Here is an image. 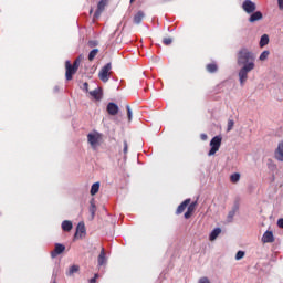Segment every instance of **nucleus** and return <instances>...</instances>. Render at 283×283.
I'll return each mask as SVG.
<instances>
[{"mask_svg":"<svg viewBox=\"0 0 283 283\" xmlns=\"http://www.w3.org/2000/svg\"><path fill=\"white\" fill-rule=\"evenodd\" d=\"M237 63L238 65H242L238 76L241 87H244V84L249 81V72L255 70V54L249 49L243 48L238 52Z\"/></svg>","mask_w":283,"mask_h":283,"instance_id":"nucleus-1","label":"nucleus"},{"mask_svg":"<svg viewBox=\"0 0 283 283\" xmlns=\"http://www.w3.org/2000/svg\"><path fill=\"white\" fill-rule=\"evenodd\" d=\"M101 140H103V135L98 132H93L87 135V143L91 145L92 149H98V147H101Z\"/></svg>","mask_w":283,"mask_h":283,"instance_id":"nucleus-2","label":"nucleus"},{"mask_svg":"<svg viewBox=\"0 0 283 283\" xmlns=\"http://www.w3.org/2000/svg\"><path fill=\"white\" fill-rule=\"evenodd\" d=\"M210 150L208 156H216L218 151H220V147H222V136L217 135L210 140Z\"/></svg>","mask_w":283,"mask_h":283,"instance_id":"nucleus-3","label":"nucleus"},{"mask_svg":"<svg viewBox=\"0 0 283 283\" xmlns=\"http://www.w3.org/2000/svg\"><path fill=\"white\" fill-rule=\"evenodd\" d=\"M98 76L103 83H107L112 76V63L104 65L99 71Z\"/></svg>","mask_w":283,"mask_h":283,"instance_id":"nucleus-4","label":"nucleus"},{"mask_svg":"<svg viewBox=\"0 0 283 283\" xmlns=\"http://www.w3.org/2000/svg\"><path fill=\"white\" fill-rule=\"evenodd\" d=\"M242 10H244L247 14H253V12L258 10V7L255 6V2L251 0H245L242 3Z\"/></svg>","mask_w":283,"mask_h":283,"instance_id":"nucleus-5","label":"nucleus"},{"mask_svg":"<svg viewBox=\"0 0 283 283\" xmlns=\"http://www.w3.org/2000/svg\"><path fill=\"white\" fill-rule=\"evenodd\" d=\"M65 78L66 81H72L74 74H76L77 71H75L73 67H72V63L70 61H66L65 62Z\"/></svg>","mask_w":283,"mask_h":283,"instance_id":"nucleus-6","label":"nucleus"},{"mask_svg":"<svg viewBox=\"0 0 283 283\" xmlns=\"http://www.w3.org/2000/svg\"><path fill=\"white\" fill-rule=\"evenodd\" d=\"M105 264H107V254L105 253V248H102L101 253L97 256V265L105 266Z\"/></svg>","mask_w":283,"mask_h":283,"instance_id":"nucleus-7","label":"nucleus"},{"mask_svg":"<svg viewBox=\"0 0 283 283\" xmlns=\"http://www.w3.org/2000/svg\"><path fill=\"white\" fill-rule=\"evenodd\" d=\"M107 6V0H101L97 4V10L94 13V18L98 19L101 14H103V11L105 10V7Z\"/></svg>","mask_w":283,"mask_h":283,"instance_id":"nucleus-8","label":"nucleus"},{"mask_svg":"<svg viewBox=\"0 0 283 283\" xmlns=\"http://www.w3.org/2000/svg\"><path fill=\"white\" fill-rule=\"evenodd\" d=\"M106 109L109 116H116V114H118V105H116V103H108Z\"/></svg>","mask_w":283,"mask_h":283,"instance_id":"nucleus-9","label":"nucleus"},{"mask_svg":"<svg viewBox=\"0 0 283 283\" xmlns=\"http://www.w3.org/2000/svg\"><path fill=\"white\" fill-rule=\"evenodd\" d=\"M262 242L264 244H269L271 242H275V237H273V232H271V231L264 232V234L262 237Z\"/></svg>","mask_w":283,"mask_h":283,"instance_id":"nucleus-10","label":"nucleus"},{"mask_svg":"<svg viewBox=\"0 0 283 283\" xmlns=\"http://www.w3.org/2000/svg\"><path fill=\"white\" fill-rule=\"evenodd\" d=\"M64 251H65V245L61 243H56L54 251L51 252V258H56V255H61V253H63Z\"/></svg>","mask_w":283,"mask_h":283,"instance_id":"nucleus-11","label":"nucleus"},{"mask_svg":"<svg viewBox=\"0 0 283 283\" xmlns=\"http://www.w3.org/2000/svg\"><path fill=\"white\" fill-rule=\"evenodd\" d=\"M189 205H191V199H186L182 203H180L178 206L176 214L180 216V213H182L185 211V209H187V207H189Z\"/></svg>","mask_w":283,"mask_h":283,"instance_id":"nucleus-12","label":"nucleus"},{"mask_svg":"<svg viewBox=\"0 0 283 283\" xmlns=\"http://www.w3.org/2000/svg\"><path fill=\"white\" fill-rule=\"evenodd\" d=\"M263 15L260 11H254L249 18L250 23H255V21H262Z\"/></svg>","mask_w":283,"mask_h":283,"instance_id":"nucleus-13","label":"nucleus"},{"mask_svg":"<svg viewBox=\"0 0 283 283\" xmlns=\"http://www.w3.org/2000/svg\"><path fill=\"white\" fill-rule=\"evenodd\" d=\"M90 95L95 98V101H101V98H103V90H101V87H97L94 91H91Z\"/></svg>","mask_w":283,"mask_h":283,"instance_id":"nucleus-14","label":"nucleus"},{"mask_svg":"<svg viewBox=\"0 0 283 283\" xmlns=\"http://www.w3.org/2000/svg\"><path fill=\"white\" fill-rule=\"evenodd\" d=\"M275 158L276 160H280V163H283V142L279 143V146L275 150Z\"/></svg>","mask_w":283,"mask_h":283,"instance_id":"nucleus-15","label":"nucleus"},{"mask_svg":"<svg viewBox=\"0 0 283 283\" xmlns=\"http://www.w3.org/2000/svg\"><path fill=\"white\" fill-rule=\"evenodd\" d=\"M143 19H145V12L138 11L134 15L133 21H134V23H136V25H140V23H143Z\"/></svg>","mask_w":283,"mask_h":283,"instance_id":"nucleus-16","label":"nucleus"},{"mask_svg":"<svg viewBox=\"0 0 283 283\" xmlns=\"http://www.w3.org/2000/svg\"><path fill=\"white\" fill-rule=\"evenodd\" d=\"M238 206H234L231 211H229L227 216V222H233V218H235V213H238Z\"/></svg>","mask_w":283,"mask_h":283,"instance_id":"nucleus-17","label":"nucleus"},{"mask_svg":"<svg viewBox=\"0 0 283 283\" xmlns=\"http://www.w3.org/2000/svg\"><path fill=\"white\" fill-rule=\"evenodd\" d=\"M206 70L210 74H216V72H218V64H216V63L207 64Z\"/></svg>","mask_w":283,"mask_h":283,"instance_id":"nucleus-18","label":"nucleus"},{"mask_svg":"<svg viewBox=\"0 0 283 283\" xmlns=\"http://www.w3.org/2000/svg\"><path fill=\"white\" fill-rule=\"evenodd\" d=\"M220 233H222V230L220 228H216L214 230H212V232L210 233L209 240L211 242H213V240H216V238H218V235H220Z\"/></svg>","mask_w":283,"mask_h":283,"instance_id":"nucleus-19","label":"nucleus"},{"mask_svg":"<svg viewBox=\"0 0 283 283\" xmlns=\"http://www.w3.org/2000/svg\"><path fill=\"white\" fill-rule=\"evenodd\" d=\"M259 45L260 48H264L265 45H269V34H263L261 36Z\"/></svg>","mask_w":283,"mask_h":283,"instance_id":"nucleus-20","label":"nucleus"},{"mask_svg":"<svg viewBox=\"0 0 283 283\" xmlns=\"http://www.w3.org/2000/svg\"><path fill=\"white\" fill-rule=\"evenodd\" d=\"M99 189H101V182L93 184L91 187V196H96Z\"/></svg>","mask_w":283,"mask_h":283,"instance_id":"nucleus-21","label":"nucleus"},{"mask_svg":"<svg viewBox=\"0 0 283 283\" xmlns=\"http://www.w3.org/2000/svg\"><path fill=\"white\" fill-rule=\"evenodd\" d=\"M90 213L92 216V219L96 216V203H94V199L90 202Z\"/></svg>","mask_w":283,"mask_h":283,"instance_id":"nucleus-22","label":"nucleus"},{"mask_svg":"<svg viewBox=\"0 0 283 283\" xmlns=\"http://www.w3.org/2000/svg\"><path fill=\"white\" fill-rule=\"evenodd\" d=\"M73 228L72 221H63L62 222V229L63 231H70Z\"/></svg>","mask_w":283,"mask_h":283,"instance_id":"nucleus-23","label":"nucleus"},{"mask_svg":"<svg viewBox=\"0 0 283 283\" xmlns=\"http://www.w3.org/2000/svg\"><path fill=\"white\" fill-rule=\"evenodd\" d=\"M230 180L231 182H233V185H235L237 182H240V172H234L230 176Z\"/></svg>","mask_w":283,"mask_h":283,"instance_id":"nucleus-24","label":"nucleus"},{"mask_svg":"<svg viewBox=\"0 0 283 283\" xmlns=\"http://www.w3.org/2000/svg\"><path fill=\"white\" fill-rule=\"evenodd\" d=\"M78 233H85V223H78L77 224L75 238H76V235H78Z\"/></svg>","mask_w":283,"mask_h":283,"instance_id":"nucleus-25","label":"nucleus"},{"mask_svg":"<svg viewBox=\"0 0 283 283\" xmlns=\"http://www.w3.org/2000/svg\"><path fill=\"white\" fill-rule=\"evenodd\" d=\"M198 206V201H193L192 203H190L189 206H188V209H187V211L189 212V213H192L193 214V211H196V207Z\"/></svg>","mask_w":283,"mask_h":283,"instance_id":"nucleus-26","label":"nucleus"},{"mask_svg":"<svg viewBox=\"0 0 283 283\" xmlns=\"http://www.w3.org/2000/svg\"><path fill=\"white\" fill-rule=\"evenodd\" d=\"M96 54H98V49H93V50L88 53V61H92L93 59H96Z\"/></svg>","mask_w":283,"mask_h":283,"instance_id":"nucleus-27","label":"nucleus"},{"mask_svg":"<svg viewBox=\"0 0 283 283\" xmlns=\"http://www.w3.org/2000/svg\"><path fill=\"white\" fill-rule=\"evenodd\" d=\"M269 54H271L269 51H263L259 56V61H266V59H269Z\"/></svg>","mask_w":283,"mask_h":283,"instance_id":"nucleus-28","label":"nucleus"},{"mask_svg":"<svg viewBox=\"0 0 283 283\" xmlns=\"http://www.w3.org/2000/svg\"><path fill=\"white\" fill-rule=\"evenodd\" d=\"M74 273H78V265H72L69 270L67 275H74Z\"/></svg>","mask_w":283,"mask_h":283,"instance_id":"nucleus-29","label":"nucleus"},{"mask_svg":"<svg viewBox=\"0 0 283 283\" xmlns=\"http://www.w3.org/2000/svg\"><path fill=\"white\" fill-rule=\"evenodd\" d=\"M235 125V122L233 119L228 120L227 132H231Z\"/></svg>","mask_w":283,"mask_h":283,"instance_id":"nucleus-30","label":"nucleus"},{"mask_svg":"<svg viewBox=\"0 0 283 283\" xmlns=\"http://www.w3.org/2000/svg\"><path fill=\"white\" fill-rule=\"evenodd\" d=\"M81 65V59H76L72 65V67L78 72V66Z\"/></svg>","mask_w":283,"mask_h":283,"instance_id":"nucleus-31","label":"nucleus"},{"mask_svg":"<svg viewBox=\"0 0 283 283\" xmlns=\"http://www.w3.org/2000/svg\"><path fill=\"white\" fill-rule=\"evenodd\" d=\"M163 43L164 45H171V43H174V40L171 38H164Z\"/></svg>","mask_w":283,"mask_h":283,"instance_id":"nucleus-32","label":"nucleus"},{"mask_svg":"<svg viewBox=\"0 0 283 283\" xmlns=\"http://www.w3.org/2000/svg\"><path fill=\"white\" fill-rule=\"evenodd\" d=\"M244 251L240 250L237 252L235 254V260H242V258H244Z\"/></svg>","mask_w":283,"mask_h":283,"instance_id":"nucleus-33","label":"nucleus"},{"mask_svg":"<svg viewBox=\"0 0 283 283\" xmlns=\"http://www.w3.org/2000/svg\"><path fill=\"white\" fill-rule=\"evenodd\" d=\"M128 149H129V145L127 144V140H124V149H123V151H124L125 156H127Z\"/></svg>","mask_w":283,"mask_h":283,"instance_id":"nucleus-34","label":"nucleus"},{"mask_svg":"<svg viewBox=\"0 0 283 283\" xmlns=\"http://www.w3.org/2000/svg\"><path fill=\"white\" fill-rule=\"evenodd\" d=\"M126 109H127L128 120H132V107L129 105H127Z\"/></svg>","mask_w":283,"mask_h":283,"instance_id":"nucleus-35","label":"nucleus"},{"mask_svg":"<svg viewBox=\"0 0 283 283\" xmlns=\"http://www.w3.org/2000/svg\"><path fill=\"white\" fill-rule=\"evenodd\" d=\"M199 283H211L208 277H201Z\"/></svg>","mask_w":283,"mask_h":283,"instance_id":"nucleus-36","label":"nucleus"},{"mask_svg":"<svg viewBox=\"0 0 283 283\" xmlns=\"http://www.w3.org/2000/svg\"><path fill=\"white\" fill-rule=\"evenodd\" d=\"M192 213L188 212V210L185 212L184 217L186 218V220H189V218H191Z\"/></svg>","mask_w":283,"mask_h":283,"instance_id":"nucleus-37","label":"nucleus"},{"mask_svg":"<svg viewBox=\"0 0 283 283\" xmlns=\"http://www.w3.org/2000/svg\"><path fill=\"white\" fill-rule=\"evenodd\" d=\"M277 227H280V229H283V218L277 220Z\"/></svg>","mask_w":283,"mask_h":283,"instance_id":"nucleus-38","label":"nucleus"},{"mask_svg":"<svg viewBox=\"0 0 283 283\" xmlns=\"http://www.w3.org/2000/svg\"><path fill=\"white\" fill-rule=\"evenodd\" d=\"M98 277V274H95L93 279H91L88 282L90 283H96V279Z\"/></svg>","mask_w":283,"mask_h":283,"instance_id":"nucleus-39","label":"nucleus"},{"mask_svg":"<svg viewBox=\"0 0 283 283\" xmlns=\"http://www.w3.org/2000/svg\"><path fill=\"white\" fill-rule=\"evenodd\" d=\"M83 87H84V90H85V92H88V87H90V84H87V82H85L84 84H83Z\"/></svg>","mask_w":283,"mask_h":283,"instance_id":"nucleus-40","label":"nucleus"},{"mask_svg":"<svg viewBox=\"0 0 283 283\" xmlns=\"http://www.w3.org/2000/svg\"><path fill=\"white\" fill-rule=\"evenodd\" d=\"M200 138H201V140H207L208 136H207V134L203 133L200 135Z\"/></svg>","mask_w":283,"mask_h":283,"instance_id":"nucleus-41","label":"nucleus"},{"mask_svg":"<svg viewBox=\"0 0 283 283\" xmlns=\"http://www.w3.org/2000/svg\"><path fill=\"white\" fill-rule=\"evenodd\" d=\"M279 8L283 10V0H279Z\"/></svg>","mask_w":283,"mask_h":283,"instance_id":"nucleus-42","label":"nucleus"},{"mask_svg":"<svg viewBox=\"0 0 283 283\" xmlns=\"http://www.w3.org/2000/svg\"><path fill=\"white\" fill-rule=\"evenodd\" d=\"M92 12H94V9H91V10H90V14H92Z\"/></svg>","mask_w":283,"mask_h":283,"instance_id":"nucleus-43","label":"nucleus"},{"mask_svg":"<svg viewBox=\"0 0 283 283\" xmlns=\"http://www.w3.org/2000/svg\"><path fill=\"white\" fill-rule=\"evenodd\" d=\"M130 3H134V0H130Z\"/></svg>","mask_w":283,"mask_h":283,"instance_id":"nucleus-44","label":"nucleus"}]
</instances>
